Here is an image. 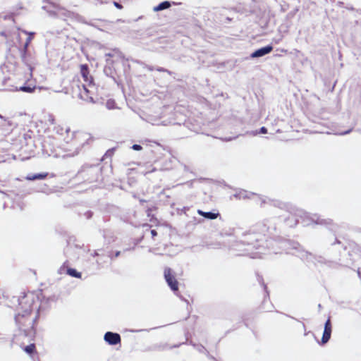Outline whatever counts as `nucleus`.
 Wrapping results in <instances>:
<instances>
[{
    "mask_svg": "<svg viewBox=\"0 0 361 361\" xmlns=\"http://www.w3.org/2000/svg\"><path fill=\"white\" fill-rule=\"evenodd\" d=\"M23 350L27 353V354H32L35 351V345L34 343H31L28 345H26L23 348Z\"/></svg>",
    "mask_w": 361,
    "mask_h": 361,
    "instance_id": "19",
    "label": "nucleus"
},
{
    "mask_svg": "<svg viewBox=\"0 0 361 361\" xmlns=\"http://www.w3.org/2000/svg\"><path fill=\"white\" fill-rule=\"evenodd\" d=\"M270 245L279 247L281 250L280 252H284L286 254L295 255L300 258L302 260L307 262H312L314 264L317 263L322 264L325 262L324 259L322 257H317L312 255L301 247L298 243L290 240L283 239L277 241L273 239H269V246ZM279 252V251L274 250L272 252H269V254H277Z\"/></svg>",
    "mask_w": 361,
    "mask_h": 361,
    "instance_id": "4",
    "label": "nucleus"
},
{
    "mask_svg": "<svg viewBox=\"0 0 361 361\" xmlns=\"http://www.w3.org/2000/svg\"><path fill=\"white\" fill-rule=\"evenodd\" d=\"M106 56H111V54H107Z\"/></svg>",
    "mask_w": 361,
    "mask_h": 361,
    "instance_id": "46",
    "label": "nucleus"
},
{
    "mask_svg": "<svg viewBox=\"0 0 361 361\" xmlns=\"http://www.w3.org/2000/svg\"><path fill=\"white\" fill-rule=\"evenodd\" d=\"M47 154L54 157H65L66 154L64 153L67 150L64 147V144L72 142L75 149V154L84 147L85 144H88V141L91 140L89 134L73 131L71 132L69 128H63L58 125L53 115L49 114L48 116V123H47Z\"/></svg>",
    "mask_w": 361,
    "mask_h": 361,
    "instance_id": "1",
    "label": "nucleus"
},
{
    "mask_svg": "<svg viewBox=\"0 0 361 361\" xmlns=\"http://www.w3.org/2000/svg\"><path fill=\"white\" fill-rule=\"evenodd\" d=\"M164 278L169 286L173 291H177L178 290V283L174 275L172 274V270L170 268H166L164 269Z\"/></svg>",
    "mask_w": 361,
    "mask_h": 361,
    "instance_id": "9",
    "label": "nucleus"
},
{
    "mask_svg": "<svg viewBox=\"0 0 361 361\" xmlns=\"http://www.w3.org/2000/svg\"><path fill=\"white\" fill-rule=\"evenodd\" d=\"M179 345H175L173 346V348L178 347Z\"/></svg>",
    "mask_w": 361,
    "mask_h": 361,
    "instance_id": "45",
    "label": "nucleus"
},
{
    "mask_svg": "<svg viewBox=\"0 0 361 361\" xmlns=\"http://www.w3.org/2000/svg\"><path fill=\"white\" fill-rule=\"evenodd\" d=\"M106 106L108 109H113L116 107V103L112 99H109L106 103Z\"/></svg>",
    "mask_w": 361,
    "mask_h": 361,
    "instance_id": "22",
    "label": "nucleus"
},
{
    "mask_svg": "<svg viewBox=\"0 0 361 361\" xmlns=\"http://www.w3.org/2000/svg\"><path fill=\"white\" fill-rule=\"evenodd\" d=\"M32 300L27 296H24L19 300L18 307H17V314L15 320L22 322L25 318L26 322L30 324V316L32 311Z\"/></svg>",
    "mask_w": 361,
    "mask_h": 361,
    "instance_id": "5",
    "label": "nucleus"
},
{
    "mask_svg": "<svg viewBox=\"0 0 361 361\" xmlns=\"http://www.w3.org/2000/svg\"><path fill=\"white\" fill-rule=\"evenodd\" d=\"M353 252L358 254L361 257V247L359 245L355 244L353 248Z\"/></svg>",
    "mask_w": 361,
    "mask_h": 361,
    "instance_id": "23",
    "label": "nucleus"
},
{
    "mask_svg": "<svg viewBox=\"0 0 361 361\" xmlns=\"http://www.w3.org/2000/svg\"><path fill=\"white\" fill-rule=\"evenodd\" d=\"M102 167L99 165L83 166L77 174L78 178H82L87 183L98 181L101 176Z\"/></svg>",
    "mask_w": 361,
    "mask_h": 361,
    "instance_id": "6",
    "label": "nucleus"
},
{
    "mask_svg": "<svg viewBox=\"0 0 361 361\" xmlns=\"http://www.w3.org/2000/svg\"><path fill=\"white\" fill-rule=\"evenodd\" d=\"M45 178V174H43V173H38V174H36V175H28L27 176V180H35V179H43Z\"/></svg>",
    "mask_w": 361,
    "mask_h": 361,
    "instance_id": "20",
    "label": "nucleus"
},
{
    "mask_svg": "<svg viewBox=\"0 0 361 361\" xmlns=\"http://www.w3.org/2000/svg\"><path fill=\"white\" fill-rule=\"evenodd\" d=\"M140 202L141 203H142V202H145V200H140Z\"/></svg>",
    "mask_w": 361,
    "mask_h": 361,
    "instance_id": "43",
    "label": "nucleus"
},
{
    "mask_svg": "<svg viewBox=\"0 0 361 361\" xmlns=\"http://www.w3.org/2000/svg\"><path fill=\"white\" fill-rule=\"evenodd\" d=\"M336 243L340 244V243H341V242H340V240H338L337 238H336L335 242H334V243H332V245H334V244H336Z\"/></svg>",
    "mask_w": 361,
    "mask_h": 361,
    "instance_id": "38",
    "label": "nucleus"
},
{
    "mask_svg": "<svg viewBox=\"0 0 361 361\" xmlns=\"http://www.w3.org/2000/svg\"><path fill=\"white\" fill-rule=\"evenodd\" d=\"M143 330L142 329H137V330H131L130 331L132 332H140V331H142Z\"/></svg>",
    "mask_w": 361,
    "mask_h": 361,
    "instance_id": "41",
    "label": "nucleus"
},
{
    "mask_svg": "<svg viewBox=\"0 0 361 361\" xmlns=\"http://www.w3.org/2000/svg\"><path fill=\"white\" fill-rule=\"evenodd\" d=\"M145 68H147L149 71H152L154 70H156V68H154L153 66H149V65H145Z\"/></svg>",
    "mask_w": 361,
    "mask_h": 361,
    "instance_id": "32",
    "label": "nucleus"
},
{
    "mask_svg": "<svg viewBox=\"0 0 361 361\" xmlns=\"http://www.w3.org/2000/svg\"><path fill=\"white\" fill-rule=\"evenodd\" d=\"M257 280H258L259 283H261L263 286L266 293L268 294L267 288V286L264 283L262 277L259 276H257Z\"/></svg>",
    "mask_w": 361,
    "mask_h": 361,
    "instance_id": "24",
    "label": "nucleus"
},
{
    "mask_svg": "<svg viewBox=\"0 0 361 361\" xmlns=\"http://www.w3.org/2000/svg\"><path fill=\"white\" fill-rule=\"evenodd\" d=\"M106 255L111 260H114L115 258L120 256L121 251L113 252L110 250L107 252Z\"/></svg>",
    "mask_w": 361,
    "mask_h": 361,
    "instance_id": "21",
    "label": "nucleus"
},
{
    "mask_svg": "<svg viewBox=\"0 0 361 361\" xmlns=\"http://www.w3.org/2000/svg\"><path fill=\"white\" fill-rule=\"evenodd\" d=\"M331 335V323L330 318H328V319L326 321L324 324V329L323 332V336L322 338L321 343L322 345L326 343Z\"/></svg>",
    "mask_w": 361,
    "mask_h": 361,
    "instance_id": "11",
    "label": "nucleus"
},
{
    "mask_svg": "<svg viewBox=\"0 0 361 361\" xmlns=\"http://www.w3.org/2000/svg\"><path fill=\"white\" fill-rule=\"evenodd\" d=\"M190 343L191 345H192L194 346V348L200 353H205L209 357L214 359L213 357L209 355V352L207 350V349L202 345L195 344V343H193L192 341H190Z\"/></svg>",
    "mask_w": 361,
    "mask_h": 361,
    "instance_id": "17",
    "label": "nucleus"
},
{
    "mask_svg": "<svg viewBox=\"0 0 361 361\" xmlns=\"http://www.w3.org/2000/svg\"><path fill=\"white\" fill-rule=\"evenodd\" d=\"M345 265H346V266H348V265H349V263H348V262H346V263H345Z\"/></svg>",
    "mask_w": 361,
    "mask_h": 361,
    "instance_id": "48",
    "label": "nucleus"
},
{
    "mask_svg": "<svg viewBox=\"0 0 361 361\" xmlns=\"http://www.w3.org/2000/svg\"><path fill=\"white\" fill-rule=\"evenodd\" d=\"M268 229L263 223L253 226L243 233L236 249L243 251L244 255H250L252 258H261L262 255L266 254L265 251L269 250V239L267 237Z\"/></svg>",
    "mask_w": 361,
    "mask_h": 361,
    "instance_id": "2",
    "label": "nucleus"
},
{
    "mask_svg": "<svg viewBox=\"0 0 361 361\" xmlns=\"http://www.w3.org/2000/svg\"><path fill=\"white\" fill-rule=\"evenodd\" d=\"M351 130H351V129H350V130H346V131H345V132H343V133H340V134H341V135H346V134H348Z\"/></svg>",
    "mask_w": 361,
    "mask_h": 361,
    "instance_id": "36",
    "label": "nucleus"
},
{
    "mask_svg": "<svg viewBox=\"0 0 361 361\" xmlns=\"http://www.w3.org/2000/svg\"><path fill=\"white\" fill-rule=\"evenodd\" d=\"M270 204L274 207H278L281 209H287L288 215L285 217L284 222L288 227L295 226L300 219L305 225H309L310 223H314L316 224H330V219H322L317 214H309L302 209L289 207L288 204L281 202L278 200H269Z\"/></svg>",
    "mask_w": 361,
    "mask_h": 361,
    "instance_id": "3",
    "label": "nucleus"
},
{
    "mask_svg": "<svg viewBox=\"0 0 361 361\" xmlns=\"http://www.w3.org/2000/svg\"><path fill=\"white\" fill-rule=\"evenodd\" d=\"M135 246L132 247H128V248H126L123 250V252H127V251H130V250H133L135 249Z\"/></svg>",
    "mask_w": 361,
    "mask_h": 361,
    "instance_id": "35",
    "label": "nucleus"
},
{
    "mask_svg": "<svg viewBox=\"0 0 361 361\" xmlns=\"http://www.w3.org/2000/svg\"><path fill=\"white\" fill-rule=\"evenodd\" d=\"M152 236L154 238L157 235V232L155 230H151Z\"/></svg>",
    "mask_w": 361,
    "mask_h": 361,
    "instance_id": "34",
    "label": "nucleus"
},
{
    "mask_svg": "<svg viewBox=\"0 0 361 361\" xmlns=\"http://www.w3.org/2000/svg\"><path fill=\"white\" fill-rule=\"evenodd\" d=\"M267 133V128H265L264 126H262L259 129V133H263V134H265Z\"/></svg>",
    "mask_w": 361,
    "mask_h": 361,
    "instance_id": "30",
    "label": "nucleus"
},
{
    "mask_svg": "<svg viewBox=\"0 0 361 361\" xmlns=\"http://www.w3.org/2000/svg\"><path fill=\"white\" fill-rule=\"evenodd\" d=\"M80 73L85 82H92V77L89 75V68L87 64H82L80 66Z\"/></svg>",
    "mask_w": 361,
    "mask_h": 361,
    "instance_id": "14",
    "label": "nucleus"
},
{
    "mask_svg": "<svg viewBox=\"0 0 361 361\" xmlns=\"http://www.w3.org/2000/svg\"><path fill=\"white\" fill-rule=\"evenodd\" d=\"M114 148H111V149H109V150L106 151V152L105 153L104 156V157H110L113 155L114 154Z\"/></svg>",
    "mask_w": 361,
    "mask_h": 361,
    "instance_id": "25",
    "label": "nucleus"
},
{
    "mask_svg": "<svg viewBox=\"0 0 361 361\" xmlns=\"http://www.w3.org/2000/svg\"><path fill=\"white\" fill-rule=\"evenodd\" d=\"M156 71H159V72H166L169 75H171V73H172L171 71H170L164 68H162V67L156 68Z\"/></svg>",
    "mask_w": 361,
    "mask_h": 361,
    "instance_id": "27",
    "label": "nucleus"
},
{
    "mask_svg": "<svg viewBox=\"0 0 361 361\" xmlns=\"http://www.w3.org/2000/svg\"><path fill=\"white\" fill-rule=\"evenodd\" d=\"M104 340L111 345H115L121 343V338L120 334L111 331H107L104 336Z\"/></svg>",
    "mask_w": 361,
    "mask_h": 361,
    "instance_id": "10",
    "label": "nucleus"
},
{
    "mask_svg": "<svg viewBox=\"0 0 361 361\" xmlns=\"http://www.w3.org/2000/svg\"><path fill=\"white\" fill-rule=\"evenodd\" d=\"M302 326H303L304 329L305 330V325L304 323H302Z\"/></svg>",
    "mask_w": 361,
    "mask_h": 361,
    "instance_id": "44",
    "label": "nucleus"
},
{
    "mask_svg": "<svg viewBox=\"0 0 361 361\" xmlns=\"http://www.w3.org/2000/svg\"><path fill=\"white\" fill-rule=\"evenodd\" d=\"M79 97L81 99L85 100L89 102H94V99L92 96L90 94V92L85 85H82V90L79 93Z\"/></svg>",
    "mask_w": 361,
    "mask_h": 361,
    "instance_id": "13",
    "label": "nucleus"
},
{
    "mask_svg": "<svg viewBox=\"0 0 361 361\" xmlns=\"http://www.w3.org/2000/svg\"><path fill=\"white\" fill-rule=\"evenodd\" d=\"M20 330L24 332L25 336L33 337L35 336V330L33 328V320L30 317V324L27 323L25 318L22 319V322L16 321Z\"/></svg>",
    "mask_w": 361,
    "mask_h": 361,
    "instance_id": "8",
    "label": "nucleus"
},
{
    "mask_svg": "<svg viewBox=\"0 0 361 361\" xmlns=\"http://www.w3.org/2000/svg\"><path fill=\"white\" fill-rule=\"evenodd\" d=\"M197 213L202 216L203 217H204L205 219H210V220H213V219H215L218 217V216L219 215V214L217 212V213H214V212H203L200 209H199L197 211Z\"/></svg>",
    "mask_w": 361,
    "mask_h": 361,
    "instance_id": "15",
    "label": "nucleus"
},
{
    "mask_svg": "<svg viewBox=\"0 0 361 361\" xmlns=\"http://www.w3.org/2000/svg\"><path fill=\"white\" fill-rule=\"evenodd\" d=\"M318 307H319V309H320V308H322V305L319 304V305H318Z\"/></svg>",
    "mask_w": 361,
    "mask_h": 361,
    "instance_id": "47",
    "label": "nucleus"
},
{
    "mask_svg": "<svg viewBox=\"0 0 361 361\" xmlns=\"http://www.w3.org/2000/svg\"><path fill=\"white\" fill-rule=\"evenodd\" d=\"M184 170L185 171H188V167L185 165H184Z\"/></svg>",
    "mask_w": 361,
    "mask_h": 361,
    "instance_id": "42",
    "label": "nucleus"
},
{
    "mask_svg": "<svg viewBox=\"0 0 361 361\" xmlns=\"http://www.w3.org/2000/svg\"><path fill=\"white\" fill-rule=\"evenodd\" d=\"M114 5L118 9H121L123 8V6L117 1H114Z\"/></svg>",
    "mask_w": 361,
    "mask_h": 361,
    "instance_id": "31",
    "label": "nucleus"
},
{
    "mask_svg": "<svg viewBox=\"0 0 361 361\" xmlns=\"http://www.w3.org/2000/svg\"><path fill=\"white\" fill-rule=\"evenodd\" d=\"M99 251H100V250H94L93 254H92V256L93 257H96V256L100 255V253L99 252Z\"/></svg>",
    "mask_w": 361,
    "mask_h": 361,
    "instance_id": "33",
    "label": "nucleus"
},
{
    "mask_svg": "<svg viewBox=\"0 0 361 361\" xmlns=\"http://www.w3.org/2000/svg\"><path fill=\"white\" fill-rule=\"evenodd\" d=\"M273 50V47L271 45H267L266 47L259 48L257 50H255L254 52H252L250 55L251 58H259L262 57Z\"/></svg>",
    "mask_w": 361,
    "mask_h": 361,
    "instance_id": "12",
    "label": "nucleus"
},
{
    "mask_svg": "<svg viewBox=\"0 0 361 361\" xmlns=\"http://www.w3.org/2000/svg\"><path fill=\"white\" fill-rule=\"evenodd\" d=\"M171 6V4L170 1H164L161 2L157 6L154 7L153 11L154 12H158V11H163V10L167 9V8H170Z\"/></svg>",
    "mask_w": 361,
    "mask_h": 361,
    "instance_id": "16",
    "label": "nucleus"
},
{
    "mask_svg": "<svg viewBox=\"0 0 361 361\" xmlns=\"http://www.w3.org/2000/svg\"><path fill=\"white\" fill-rule=\"evenodd\" d=\"M155 169H153L150 172L154 171Z\"/></svg>",
    "mask_w": 361,
    "mask_h": 361,
    "instance_id": "49",
    "label": "nucleus"
},
{
    "mask_svg": "<svg viewBox=\"0 0 361 361\" xmlns=\"http://www.w3.org/2000/svg\"><path fill=\"white\" fill-rule=\"evenodd\" d=\"M357 274H358L359 277L360 278L361 277V271H360V268H358V269H357Z\"/></svg>",
    "mask_w": 361,
    "mask_h": 361,
    "instance_id": "40",
    "label": "nucleus"
},
{
    "mask_svg": "<svg viewBox=\"0 0 361 361\" xmlns=\"http://www.w3.org/2000/svg\"><path fill=\"white\" fill-rule=\"evenodd\" d=\"M168 347V345L166 343H164V344H162V345H159L157 347V348L159 350H164L165 349H166Z\"/></svg>",
    "mask_w": 361,
    "mask_h": 361,
    "instance_id": "29",
    "label": "nucleus"
},
{
    "mask_svg": "<svg viewBox=\"0 0 361 361\" xmlns=\"http://www.w3.org/2000/svg\"><path fill=\"white\" fill-rule=\"evenodd\" d=\"M92 215H93V212L90 210H88L87 212H85L84 213V216L87 219H90L92 217Z\"/></svg>",
    "mask_w": 361,
    "mask_h": 361,
    "instance_id": "26",
    "label": "nucleus"
},
{
    "mask_svg": "<svg viewBox=\"0 0 361 361\" xmlns=\"http://www.w3.org/2000/svg\"><path fill=\"white\" fill-rule=\"evenodd\" d=\"M131 148L133 149V150H135V151H140L142 149V147L140 145H138V144H134L133 145V146L131 147Z\"/></svg>",
    "mask_w": 361,
    "mask_h": 361,
    "instance_id": "28",
    "label": "nucleus"
},
{
    "mask_svg": "<svg viewBox=\"0 0 361 361\" xmlns=\"http://www.w3.org/2000/svg\"><path fill=\"white\" fill-rule=\"evenodd\" d=\"M71 249H72V247H68L66 248V250H65V253H66V254H68V253L70 252V250H71Z\"/></svg>",
    "mask_w": 361,
    "mask_h": 361,
    "instance_id": "37",
    "label": "nucleus"
},
{
    "mask_svg": "<svg viewBox=\"0 0 361 361\" xmlns=\"http://www.w3.org/2000/svg\"><path fill=\"white\" fill-rule=\"evenodd\" d=\"M66 274L72 277L78 278V279L81 278V276H82L80 272L78 271L76 269H75L73 268H67Z\"/></svg>",
    "mask_w": 361,
    "mask_h": 361,
    "instance_id": "18",
    "label": "nucleus"
},
{
    "mask_svg": "<svg viewBox=\"0 0 361 361\" xmlns=\"http://www.w3.org/2000/svg\"><path fill=\"white\" fill-rule=\"evenodd\" d=\"M18 79L25 81V85L20 86L19 89L23 92H30L34 87L27 86L25 84L30 81L32 78V68L30 66H26L21 72L18 74Z\"/></svg>",
    "mask_w": 361,
    "mask_h": 361,
    "instance_id": "7",
    "label": "nucleus"
},
{
    "mask_svg": "<svg viewBox=\"0 0 361 361\" xmlns=\"http://www.w3.org/2000/svg\"><path fill=\"white\" fill-rule=\"evenodd\" d=\"M65 264H66V263H64V264H63V265L62 267H61V268H60V271H61V272L63 270H64V269H65Z\"/></svg>",
    "mask_w": 361,
    "mask_h": 361,
    "instance_id": "39",
    "label": "nucleus"
}]
</instances>
